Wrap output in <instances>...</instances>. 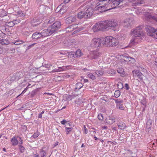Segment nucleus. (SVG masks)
<instances>
[{"label":"nucleus","mask_w":157,"mask_h":157,"mask_svg":"<svg viewBox=\"0 0 157 157\" xmlns=\"http://www.w3.org/2000/svg\"><path fill=\"white\" fill-rule=\"evenodd\" d=\"M117 72L119 73L122 74L124 72V70L122 68H119L117 69Z\"/></svg>","instance_id":"a19ab883"},{"label":"nucleus","mask_w":157,"mask_h":157,"mask_svg":"<svg viewBox=\"0 0 157 157\" xmlns=\"http://www.w3.org/2000/svg\"><path fill=\"white\" fill-rule=\"evenodd\" d=\"M83 86L82 84L80 82H78L76 84V87L75 90L76 91V90H79L82 88Z\"/></svg>","instance_id":"bb28decb"},{"label":"nucleus","mask_w":157,"mask_h":157,"mask_svg":"<svg viewBox=\"0 0 157 157\" xmlns=\"http://www.w3.org/2000/svg\"><path fill=\"white\" fill-rule=\"evenodd\" d=\"M78 28H79L78 27V25L77 24H73L66 28V30L68 32H71L73 30Z\"/></svg>","instance_id":"ddd939ff"},{"label":"nucleus","mask_w":157,"mask_h":157,"mask_svg":"<svg viewBox=\"0 0 157 157\" xmlns=\"http://www.w3.org/2000/svg\"><path fill=\"white\" fill-rule=\"evenodd\" d=\"M138 68L140 70L143 72H147L146 70L142 66H139V67H138Z\"/></svg>","instance_id":"ea45409f"},{"label":"nucleus","mask_w":157,"mask_h":157,"mask_svg":"<svg viewBox=\"0 0 157 157\" xmlns=\"http://www.w3.org/2000/svg\"><path fill=\"white\" fill-rule=\"evenodd\" d=\"M41 22L40 21V20L38 19L37 18L35 17L32 20L31 22V24L32 26L33 27H34L38 25Z\"/></svg>","instance_id":"2eb2a0df"},{"label":"nucleus","mask_w":157,"mask_h":157,"mask_svg":"<svg viewBox=\"0 0 157 157\" xmlns=\"http://www.w3.org/2000/svg\"><path fill=\"white\" fill-rule=\"evenodd\" d=\"M32 37L33 39H38L42 38V36L40 32H36L33 34Z\"/></svg>","instance_id":"f3484780"},{"label":"nucleus","mask_w":157,"mask_h":157,"mask_svg":"<svg viewBox=\"0 0 157 157\" xmlns=\"http://www.w3.org/2000/svg\"><path fill=\"white\" fill-rule=\"evenodd\" d=\"M18 146L20 152L21 153L24 152L25 150V148L23 146L20 144Z\"/></svg>","instance_id":"7c9ffc66"},{"label":"nucleus","mask_w":157,"mask_h":157,"mask_svg":"<svg viewBox=\"0 0 157 157\" xmlns=\"http://www.w3.org/2000/svg\"><path fill=\"white\" fill-rule=\"evenodd\" d=\"M76 16L73 15L68 17H67L65 19V21L67 24H70L76 21Z\"/></svg>","instance_id":"9d476101"},{"label":"nucleus","mask_w":157,"mask_h":157,"mask_svg":"<svg viewBox=\"0 0 157 157\" xmlns=\"http://www.w3.org/2000/svg\"><path fill=\"white\" fill-rule=\"evenodd\" d=\"M2 11H3V13H4L3 14L2 13L1 14V16L2 17H5L6 18H9V17L6 14V12H5V11L3 10H2Z\"/></svg>","instance_id":"79ce46f5"},{"label":"nucleus","mask_w":157,"mask_h":157,"mask_svg":"<svg viewBox=\"0 0 157 157\" xmlns=\"http://www.w3.org/2000/svg\"><path fill=\"white\" fill-rule=\"evenodd\" d=\"M128 60H126L127 62L130 61L131 60V59H133V58L130 57L128 56Z\"/></svg>","instance_id":"bf43d9fd"},{"label":"nucleus","mask_w":157,"mask_h":157,"mask_svg":"<svg viewBox=\"0 0 157 157\" xmlns=\"http://www.w3.org/2000/svg\"><path fill=\"white\" fill-rule=\"evenodd\" d=\"M24 42V41L22 40H18L15 42H13L12 43V44H13L16 45H18L22 44Z\"/></svg>","instance_id":"c756f323"},{"label":"nucleus","mask_w":157,"mask_h":157,"mask_svg":"<svg viewBox=\"0 0 157 157\" xmlns=\"http://www.w3.org/2000/svg\"><path fill=\"white\" fill-rule=\"evenodd\" d=\"M67 122V121L66 120H63L61 121V123L62 124L64 125Z\"/></svg>","instance_id":"864d4df0"},{"label":"nucleus","mask_w":157,"mask_h":157,"mask_svg":"<svg viewBox=\"0 0 157 157\" xmlns=\"http://www.w3.org/2000/svg\"><path fill=\"white\" fill-rule=\"evenodd\" d=\"M93 14V10L92 8L86 7L84 11L79 12L77 14L78 18L81 19L82 18H90Z\"/></svg>","instance_id":"7ed1b4c3"},{"label":"nucleus","mask_w":157,"mask_h":157,"mask_svg":"<svg viewBox=\"0 0 157 157\" xmlns=\"http://www.w3.org/2000/svg\"><path fill=\"white\" fill-rule=\"evenodd\" d=\"M84 132L85 134H87L88 133V130L87 128H86V126L84 125Z\"/></svg>","instance_id":"13d9d810"},{"label":"nucleus","mask_w":157,"mask_h":157,"mask_svg":"<svg viewBox=\"0 0 157 157\" xmlns=\"http://www.w3.org/2000/svg\"><path fill=\"white\" fill-rule=\"evenodd\" d=\"M123 0H114L113 2V4L115 6L117 7H122L123 6L122 5H121L120 6H118L119 4L123 3Z\"/></svg>","instance_id":"6ab92c4d"},{"label":"nucleus","mask_w":157,"mask_h":157,"mask_svg":"<svg viewBox=\"0 0 157 157\" xmlns=\"http://www.w3.org/2000/svg\"><path fill=\"white\" fill-rule=\"evenodd\" d=\"M55 21V19L54 17H51L49 19V21H48V24H52Z\"/></svg>","instance_id":"58836bf2"},{"label":"nucleus","mask_w":157,"mask_h":157,"mask_svg":"<svg viewBox=\"0 0 157 157\" xmlns=\"http://www.w3.org/2000/svg\"><path fill=\"white\" fill-rule=\"evenodd\" d=\"M133 2L137 4H142L143 2V0H132Z\"/></svg>","instance_id":"e433bc0d"},{"label":"nucleus","mask_w":157,"mask_h":157,"mask_svg":"<svg viewBox=\"0 0 157 157\" xmlns=\"http://www.w3.org/2000/svg\"><path fill=\"white\" fill-rule=\"evenodd\" d=\"M39 134L38 132H36L34 133L32 136V137L34 138H36L38 137Z\"/></svg>","instance_id":"37998d69"},{"label":"nucleus","mask_w":157,"mask_h":157,"mask_svg":"<svg viewBox=\"0 0 157 157\" xmlns=\"http://www.w3.org/2000/svg\"><path fill=\"white\" fill-rule=\"evenodd\" d=\"M116 73L115 71L113 69L110 70L109 71V74L114 75Z\"/></svg>","instance_id":"c03bdc74"},{"label":"nucleus","mask_w":157,"mask_h":157,"mask_svg":"<svg viewBox=\"0 0 157 157\" xmlns=\"http://www.w3.org/2000/svg\"><path fill=\"white\" fill-rule=\"evenodd\" d=\"M70 66H63L61 67H59L57 69H54L52 70V72H56L61 71H63L67 70L69 69Z\"/></svg>","instance_id":"f8f14e48"},{"label":"nucleus","mask_w":157,"mask_h":157,"mask_svg":"<svg viewBox=\"0 0 157 157\" xmlns=\"http://www.w3.org/2000/svg\"><path fill=\"white\" fill-rule=\"evenodd\" d=\"M28 87H27L22 91V93L20 94L18 96L21 95L22 94L25 93L28 89Z\"/></svg>","instance_id":"4d7b16f0"},{"label":"nucleus","mask_w":157,"mask_h":157,"mask_svg":"<svg viewBox=\"0 0 157 157\" xmlns=\"http://www.w3.org/2000/svg\"><path fill=\"white\" fill-rule=\"evenodd\" d=\"M42 66H44V65H43ZM44 66H44V67H46V68H49V67H50V65L49 64H45Z\"/></svg>","instance_id":"0e129e2a"},{"label":"nucleus","mask_w":157,"mask_h":157,"mask_svg":"<svg viewBox=\"0 0 157 157\" xmlns=\"http://www.w3.org/2000/svg\"><path fill=\"white\" fill-rule=\"evenodd\" d=\"M142 28L141 26L137 27L135 29L131 32V34L136 36L140 37L142 34Z\"/></svg>","instance_id":"39448f33"},{"label":"nucleus","mask_w":157,"mask_h":157,"mask_svg":"<svg viewBox=\"0 0 157 157\" xmlns=\"http://www.w3.org/2000/svg\"><path fill=\"white\" fill-rule=\"evenodd\" d=\"M115 121V118L109 117L106 119V122L109 124H111L114 123Z\"/></svg>","instance_id":"aec40b11"},{"label":"nucleus","mask_w":157,"mask_h":157,"mask_svg":"<svg viewBox=\"0 0 157 157\" xmlns=\"http://www.w3.org/2000/svg\"><path fill=\"white\" fill-rule=\"evenodd\" d=\"M32 32L30 31H24L23 32V34L25 36H27L31 34Z\"/></svg>","instance_id":"f704fd0d"},{"label":"nucleus","mask_w":157,"mask_h":157,"mask_svg":"<svg viewBox=\"0 0 157 157\" xmlns=\"http://www.w3.org/2000/svg\"><path fill=\"white\" fill-rule=\"evenodd\" d=\"M97 4H97V6L94 9V11L97 10H98V5H97Z\"/></svg>","instance_id":"680f3d73"},{"label":"nucleus","mask_w":157,"mask_h":157,"mask_svg":"<svg viewBox=\"0 0 157 157\" xmlns=\"http://www.w3.org/2000/svg\"><path fill=\"white\" fill-rule=\"evenodd\" d=\"M100 44V46H103L105 44L106 45V40H105V38H99V45Z\"/></svg>","instance_id":"4be33fe9"},{"label":"nucleus","mask_w":157,"mask_h":157,"mask_svg":"<svg viewBox=\"0 0 157 157\" xmlns=\"http://www.w3.org/2000/svg\"><path fill=\"white\" fill-rule=\"evenodd\" d=\"M44 111H43L42 112H41V113L39 114L38 118L41 119L42 118V114H44Z\"/></svg>","instance_id":"603ef678"},{"label":"nucleus","mask_w":157,"mask_h":157,"mask_svg":"<svg viewBox=\"0 0 157 157\" xmlns=\"http://www.w3.org/2000/svg\"><path fill=\"white\" fill-rule=\"evenodd\" d=\"M141 40L140 37L134 36L132 37V39L130 40L129 44L132 45H136L137 43L140 42Z\"/></svg>","instance_id":"6e6552de"},{"label":"nucleus","mask_w":157,"mask_h":157,"mask_svg":"<svg viewBox=\"0 0 157 157\" xmlns=\"http://www.w3.org/2000/svg\"><path fill=\"white\" fill-rule=\"evenodd\" d=\"M88 77H89L90 78L92 79H95V77L94 75H93L92 74L90 73L88 75Z\"/></svg>","instance_id":"de8ad7c7"},{"label":"nucleus","mask_w":157,"mask_h":157,"mask_svg":"<svg viewBox=\"0 0 157 157\" xmlns=\"http://www.w3.org/2000/svg\"><path fill=\"white\" fill-rule=\"evenodd\" d=\"M104 71L103 70H101L100 71H99V75H102L103 74Z\"/></svg>","instance_id":"6e6d98bb"},{"label":"nucleus","mask_w":157,"mask_h":157,"mask_svg":"<svg viewBox=\"0 0 157 157\" xmlns=\"http://www.w3.org/2000/svg\"><path fill=\"white\" fill-rule=\"evenodd\" d=\"M128 56H125L124 57V59H122V61H123V60H124V61L126 62V60H128Z\"/></svg>","instance_id":"052dcab7"},{"label":"nucleus","mask_w":157,"mask_h":157,"mask_svg":"<svg viewBox=\"0 0 157 157\" xmlns=\"http://www.w3.org/2000/svg\"><path fill=\"white\" fill-rule=\"evenodd\" d=\"M148 34L152 37L157 39V29H155L153 27H149Z\"/></svg>","instance_id":"423d86ee"},{"label":"nucleus","mask_w":157,"mask_h":157,"mask_svg":"<svg viewBox=\"0 0 157 157\" xmlns=\"http://www.w3.org/2000/svg\"><path fill=\"white\" fill-rule=\"evenodd\" d=\"M101 3L99 4V13H102L108 10L106 7L104 5L100 6Z\"/></svg>","instance_id":"412c9836"},{"label":"nucleus","mask_w":157,"mask_h":157,"mask_svg":"<svg viewBox=\"0 0 157 157\" xmlns=\"http://www.w3.org/2000/svg\"><path fill=\"white\" fill-rule=\"evenodd\" d=\"M125 89L128 90L129 88L128 84L127 83H125Z\"/></svg>","instance_id":"5fc2aeb1"},{"label":"nucleus","mask_w":157,"mask_h":157,"mask_svg":"<svg viewBox=\"0 0 157 157\" xmlns=\"http://www.w3.org/2000/svg\"><path fill=\"white\" fill-rule=\"evenodd\" d=\"M34 157H40V155L37 154H35Z\"/></svg>","instance_id":"774afa93"},{"label":"nucleus","mask_w":157,"mask_h":157,"mask_svg":"<svg viewBox=\"0 0 157 157\" xmlns=\"http://www.w3.org/2000/svg\"><path fill=\"white\" fill-rule=\"evenodd\" d=\"M36 90L33 91L31 93V97H33L36 94Z\"/></svg>","instance_id":"8fccbe9b"},{"label":"nucleus","mask_w":157,"mask_h":157,"mask_svg":"<svg viewBox=\"0 0 157 157\" xmlns=\"http://www.w3.org/2000/svg\"><path fill=\"white\" fill-rule=\"evenodd\" d=\"M92 132H93V133H92V134H92V136H93L94 137V138L95 139V140H98V138L97 137H96L95 136V133H96V131H94Z\"/></svg>","instance_id":"3c124183"},{"label":"nucleus","mask_w":157,"mask_h":157,"mask_svg":"<svg viewBox=\"0 0 157 157\" xmlns=\"http://www.w3.org/2000/svg\"><path fill=\"white\" fill-rule=\"evenodd\" d=\"M66 129L67 132V134L71 132L72 129V128H66Z\"/></svg>","instance_id":"49530a36"},{"label":"nucleus","mask_w":157,"mask_h":157,"mask_svg":"<svg viewBox=\"0 0 157 157\" xmlns=\"http://www.w3.org/2000/svg\"><path fill=\"white\" fill-rule=\"evenodd\" d=\"M103 115L101 113L99 114V120L101 121L102 124H103L105 122V121H103Z\"/></svg>","instance_id":"72a5a7b5"},{"label":"nucleus","mask_w":157,"mask_h":157,"mask_svg":"<svg viewBox=\"0 0 157 157\" xmlns=\"http://www.w3.org/2000/svg\"><path fill=\"white\" fill-rule=\"evenodd\" d=\"M11 141L12 145L13 146L17 145L18 144V141L15 137L12 138L11 140Z\"/></svg>","instance_id":"a878e982"},{"label":"nucleus","mask_w":157,"mask_h":157,"mask_svg":"<svg viewBox=\"0 0 157 157\" xmlns=\"http://www.w3.org/2000/svg\"><path fill=\"white\" fill-rule=\"evenodd\" d=\"M47 151V148L45 147H43L40 150V157H46ZM50 156V155L48 157H49Z\"/></svg>","instance_id":"9b49d317"},{"label":"nucleus","mask_w":157,"mask_h":157,"mask_svg":"<svg viewBox=\"0 0 157 157\" xmlns=\"http://www.w3.org/2000/svg\"><path fill=\"white\" fill-rule=\"evenodd\" d=\"M61 25L60 21H56L54 22L48 29H44L40 32L42 37L48 36L56 32L57 30L60 28Z\"/></svg>","instance_id":"f03ea898"},{"label":"nucleus","mask_w":157,"mask_h":157,"mask_svg":"<svg viewBox=\"0 0 157 157\" xmlns=\"http://www.w3.org/2000/svg\"><path fill=\"white\" fill-rule=\"evenodd\" d=\"M108 101V98L107 96L106 95H103L102 97H101L100 98L99 101L101 103H105V102Z\"/></svg>","instance_id":"5701e85b"},{"label":"nucleus","mask_w":157,"mask_h":157,"mask_svg":"<svg viewBox=\"0 0 157 157\" xmlns=\"http://www.w3.org/2000/svg\"><path fill=\"white\" fill-rule=\"evenodd\" d=\"M134 76L135 77H138L140 80H143V75L139 70H136L135 71Z\"/></svg>","instance_id":"dca6fc26"},{"label":"nucleus","mask_w":157,"mask_h":157,"mask_svg":"<svg viewBox=\"0 0 157 157\" xmlns=\"http://www.w3.org/2000/svg\"><path fill=\"white\" fill-rule=\"evenodd\" d=\"M71 0H64V2L65 3H67L69 2Z\"/></svg>","instance_id":"338daca9"},{"label":"nucleus","mask_w":157,"mask_h":157,"mask_svg":"<svg viewBox=\"0 0 157 157\" xmlns=\"http://www.w3.org/2000/svg\"><path fill=\"white\" fill-rule=\"evenodd\" d=\"M117 87L119 89H121L123 88V84L121 82H119L117 84Z\"/></svg>","instance_id":"a18cd8bd"},{"label":"nucleus","mask_w":157,"mask_h":157,"mask_svg":"<svg viewBox=\"0 0 157 157\" xmlns=\"http://www.w3.org/2000/svg\"><path fill=\"white\" fill-rule=\"evenodd\" d=\"M117 125L119 128L121 129H124L126 127L125 123H119Z\"/></svg>","instance_id":"393cba45"},{"label":"nucleus","mask_w":157,"mask_h":157,"mask_svg":"<svg viewBox=\"0 0 157 157\" xmlns=\"http://www.w3.org/2000/svg\"><path fill=\"white\" fill-rule=\"evenodd\" d=\"M83 54L81 52V50L79 49H78L75 52V57H79L81 56Z\"/></svg>","instance_id":"b1692460"},{"label":"nucleus","mask_w":157,"mask_h":157,"mask_svg":"<svg viewBox=\"0 0 157 157\" xmlns=\"http://www.w3.org/2000/svg\"><path fill=\"white\" fill-rule=\"evenodd\" d=\"M93 31L95 33L98 31V23H97L94 25L92 28Z\"/></svg>","instance_id":"cd10ccee"},{"label":"nucleus","mask_w":157,"mask_h":157,"mask_svg":"<svg viewBox=\"0 0 157 157\" xmlns=\"http://www.w3.org/2000/svg\"><path fill=\"white\" fill-rule=\"evenodd\" d=\"M98 38H94L91 41V46L94 47H98Z\"/></svg>","instance_id":"a211bd4d"},{"label":"nucleus","mask_w":157,"mask_h":157,"mask_svg":"<svg viewBox=\"0 0 157 157\" xmlns=\"http://www.w3.org/2000/svg\"><path fill=\"white\" fill-rule=\"evenodd\" d=\"M83 27H82V28H79L77 29H75V30L72 33V34H75L78 32H79V31L82 30H83Z\"/></svg>","instance_id":"c9c22d12"},{"label":"nucleus","mask_w":157,"mask_h":157,"mask_svg":"<svg viewBox=\"0 0 157 157\" xmlns=\"http://www.w3.org/2000/svg\"><path fill=\"white\" fill-rule=\"evenodd\" d=\"M16 21H13L7 23V25L9 27H13L15 24H17L16 22Z\"/></svg>","instance_id":"c85d7f7f"},{"label":"nucleus","mask_w":157,"mask_h":157,"mask_svg":"<svg viewBox=\"0 0 157 157\" xmlns=\"http://www.w3.org/2000/svg\"><path fill=\"white\" fill-rule=\"evenodd\" d=\"M116 107L120 110H124V109L123 105L124 101L123 100L117 99L115 100Z\"/></svg>","instance_id":"0eeeda50"},{"label":"nucleus","mask_w":157,"mask_h":157,"mask_svg":"<svg viewBox=\"0 0 157 157\" xmlns=\"http://www.w3.org/2000/svg\"><path fill=\"white\" fill-rule=\"evenodd\" d=\"M145 18L148 21L150 20H153L155 21L156 17L151 14V13L148 12L146 13L145 14Z\"/></svg>","instance_id":"4468645a"},{"label":"nucleus","mask_w":157,"mask_h":157,"mask_svg":"<svg viewBox=\"0 0 157 157\" xmlns=\"http://www.w3.org/2000/svg\"><path fill=\"white\" fill-rule=\"evenodd\" d=\"M126 35L125 34L123 35L122 36L121 38H122V39L124 40L126 37Z\"/></svg>","instance_id":"e2e57ef3"},{"label":"nucleus","mask_w":157,"mask_h":157,"mask_svg":"<svg viewBox=\"0 0 157 157\" xmlns=\"http://www.w3.org/2000/svg\"><path fill=\"white\" fill-rule=\"evenodd\" d=\"M105 40H106V45L107 46H115L118 44V40L111 36L105 37Z\"/></svg>","instance_id":"20e7f679"},{"label":"nucleus","mask_w":157,"mask_h":157,"mask_svg":"<svg viewBox=\"0 0 157 157\" xmlns=\"http://www.w3.org/2000/svg\"><path fill=\"white\" fill-rule=\"evenodd\" d=\"M105 84L106 83H103V82H102V83L100 82L99 84V87L102 86V87L105 88Z\"/></svg>","instance_id":"09e8293b"},{"label":"nucleus","mask_w":157,"mask_h":157,"mask_svg":"<svg viewBox=\"0 0 157 157\" xmlns=\"http://www.w3.org/2000/svg\"><path fill=\"white\" fill-rule=\"evenodd\" d=\"M64 8H66V7H64L63 8H61L59 11H58V12L60 14H63L64 13L66 12L65 10L64 9Z\"/></svg>","instance_id":"4c0bfd02"},{"label":"nucleus","mask_w":157,"mask_h":157,"mask_svg":"<svg viewBox=\"0 0 157 157\" xmlns=\"http://www.w3.org/2000/svg\"><path fill=\"white\" fill-rule=\"evenodd\" d=\"M17 73L16 75V74H15L11 76L10 79V81H15L17 78Z\"/></svg>","instance_id":"473e14b6"},{"label":"nucleus","mask_w":157,"mask_h":157,"mask_svg":"<svg viewBox=\"0 0 157 157\" xmlns=\"http://www.w3.org/2000/svg\"><path fill=\"white\" fill-rule=\"evenodd\" d=\"M3 52V49L0 47V54H2Z\"/></svg>","instance_id":"69168bd1"},{"label":"nucleus","mask_w":157,"mask_h":157,"mask_svg":"<svg viewBox=\"0 0 157 157\" xmlns=\"http://www.w3.org/2000/svg\"><path fill=\"white\" fill-rule=\"evenodd\" d=\"M121 95V92L119 90H116L114 93V96L115 98H118Z\"/></svg>","instance_id":"2f4dec72"},{"label":"nucleus","mask_w":157,"mask_h":157,"mask_svg":"<svg viewBox=\"0 0 157 157\" xmlns=\"http://www.w3.org/2000/svg\"><path fill=\"white\" fill-rule=\"evenodd\" d=\"M119 28V25L116 21L113 20L108 21L107 22H102L100 23L99 25V31H104L110 29L114 31H118Z\"/></svg>","instance_id":"f257e3e1"},{"label":"nucleus","mask_w":157,"mask_h":157,"mask_svg":"<svg viewBox=\"0 0 157 157\" xmlns=\"http://www.w3.org/2000/svg\"><path fill=\"white\" fill-rule=\"evenodd\" d=\"M133 23V20L132 19L128 18L124 21L123 25L124 26L128 28L131 27Z\"/></svg>","instance_id":"1a4fd4ad"}]
</instances>
